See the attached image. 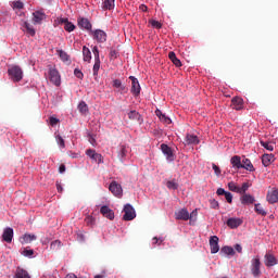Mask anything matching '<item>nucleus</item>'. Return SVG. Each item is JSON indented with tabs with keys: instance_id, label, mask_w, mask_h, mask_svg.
Returning a JSON list of instances; mask_svg holds the SVG:
<instances>
[{
	"instance_id": "obj_12",
	"label": "nucleus",
	"mask_w": 278,
	"mask_h": 278,
	"mask_svg": "<svg viewBox=\"0 0 278 278\" xmlns=\"http://www.w3.org/2000/svg\"><path fill=\"white\" fill-rule=\"evenodd\" d=\"M231 108L232 110H237L238 112L240 110H244V100L240 97H235L231 99Z\"/></svg>"
},
{
	"instance_id": "obj_35",
	"label": "nucleus",
	"mask_w": 278,
	"mask_h": 278,
	"mask_svg": "<svg viewBox=\"0 0 278 278\" xmlns=\"http://www.w3.org/2000/svg\"><path fill=\"white\" fill-rule=\"evenodd\" d=\"M254 211L256 212V214H260V216H266L267 214L264 207H262V204L260 203L254 204Z\"/></svg>"
},
{
	"instance_id": "obj_21",
	"label": "nucleus",
	"mask_w": 278,
	"mask_h": 278,
	"mask_svg": "<svg viewBox=\"0 0 278 278\" xmlns=\"http://www.w3.org/2000/svg\"><path fill=\"white\" fill-rule=\"evenodd\" d=\"M265 266H267V268H270L273 266H277V257H275V255L273 254H265Z\"/></svg>"
},
{
	"instance_id": "obj_38",
	"label": "nucleus",
	"mask_w": 278,
	"mask_h": 278,
	"mask_svg": "<svg viewBox=\"0 0 278 278\" xmlns=\"http://www.w3.org/2000/svg\"><path fill=\"white\" fill-rule=\"evenodd\" d=\"M251 188V184L243 182L241 187H239V194H247V191Z\"/></svg>"
},
{
	"instance_id": "obj_26",
	"label": "nucleus",
	"mask_w": 278,
	"mask_h": 278,
	"mask_svg": "<svg viewBox=\"0 0 278 278\" xmlns=\"http://www.w3.org/2000/svg\"><path fill=\"white\" fill-rule=\"evenodd\" d=\"M13 278H31V276H29V273L24 268L17 267Z\"/></svg>"
},
{
	"instance_id": "obj_43",
	"label": "nucleus",
	"mask_w": 278,
	"mask_h": 278,
	"mask_svg": "<svg viewBox=\"0 0 278 278\" xmlns=\"http://www.w3.org/2000/svg\"><path fill=\"white\" fill-rule=\"evenodd\" d=\"M78 110L81 114H86V112H88V104H86V102L81 101L78 104Z\"/></svg>"
},
{
	"instance_id": "obj_55",
	"label": "nucleus",
	"mask_w": 278,
	"mask_h": 278,
	"mask_svg": "<svg viewBox=\"0 0 278 278\" xmlns=\"http://www.w3.org/2000/svg\"><path fill=\"white\" fill-rule=\"evenodd\" d=\"M212 168H213L215 175H216L217 177H219V175H220V167H218V165H216V164L213 163V164H212Z\"/></svg>"
},
{
	"instance_id": "obj_9",
	"label": "nucleus",
	"mask_w": 278,
	"mask_h": 278,
	"mask_svg": "<svg viewBox=\"0 0 278 278\" xmlns=\"http://www.w3.org/2000/svg\"><path fill=\"white\" fill-rule=\"evenodd\" d=\"M14 239V229L11 227L4 228L2 232V240L8 244H11L12 240Z\"/></svg>"
},
{
	"instance_id": "obj_59",
	"label": "nucleus",
	"mask_w": 278,
	"mask_h": 278,
	"mask_svg": "<svg viewBox=\"0 0 278 278\" xmlns=\"http://www.w3.org/2000/svg\"><path fill=\"white\" fill-rule=\"evenodd\" d=\"M56 190H58V192H64V188L62 187V182L56 181Z\"/></svg>"
},
{
	"instance_id": "obj_48",
	"label": "nucleus",
	"mask_w": 278,
	"mask_h": 278,
	"mask_svg": "<svg viewBox=\"0 0 278 278\" xmlns=\"http://www.w3.org/2000/svg\"><path fill=\"white\" fill-rule=\"evenodd\" d=\"M160 121L165 125H170L173 123V121H170V117L166 116V114L162 115Z\"/></svg>"
},
{
	"instance_id": "obj_25",
	"label": "nucleus",
	"mask_w": 278,
	"mask_h": 278,
	"mask_svg": "<svg viewBox=\"0 0 278 278\" xmlns=\"http://www.w3.org/2000/svg\"><path fill=\"white\" fill-rule=\"evenodd\" d=\"M275 162V154H263L262 163L264 166H270Z\"/></svg>"
},
{
	"instance_id": "obj_15",
	"label": "nucleus",
	"mask_w": 278,
	"mask_h": 278,
	"mask_svg": "<svg viewBox=\"0 0 278 278\" xmlns=\"http://www.w3.org/2000/svg\"><path fill=\"white\" fill-rule=\"evenodd\" d=\"M45 18H47V14L40 12V11H36L33 13V23L34 25H41L42 21H45Z\"/></svg>"
},
{
	"instance_id": "obj_37",
	"label": "nucleus",
	"mask_w": 278,
	"mask_h": 278,
	"mask_svg": "<svg viewBox=\"0 0 278 278\" xmlns=\"http://www.w3.org/2000/svg\"><path fill=\"white\" fill-rule=\"evenodd\" d=\"M222 253H224L225 255H236V251L233 250V248L228 245L222 248Z\"/></svg>"
},
{
	"instance_id": "obj_24",
	"label": "nucleus",
	"mask_w": 278,
	"mask_h": 278,
	"mask_svg": "<svg viewBox=\"0 0 278 278\" xmlns=\"http://www.w3.org/2000/svg\"><path fill=\"white\" fill-rule=\"evenodd\" d=\"M115 1L116 0H104V1H102V4H101L102 10L104 12L108 11V10L109 11L114 10V8L116 7Z\"/></svg>"
},
{
	"instance_id": "obj_2",
	"label": "nucleus",
	"mask_w": 278,
	"mask_h": 278,
	"mask_svg": "<svg viewBox=\"0 0 278 278\" xmlns=\"http://www.w3.org/2000/svg\"><path fill=\"white\" fill-rule=\"evenodd\" d=\"M262 261H260L258 256L252 258L251 261V273L253 277L257 278L262 275Z\"/></svg>"
},
{
	"instance_id": "obj_47",
	"label": "nucleus",
	"mask_w": 278,
	"mask_h": 278,
	"mask_svg": "<svg viewBox=\"0 0 278 278\" xmlns=\"http://www.w3.org/2000/svg\"><path fill=\"white\" fill-rule=\"evenodd\" d=\"M55 140H56L58 144H59L62 149H64V147H66V144H65V142H64V138H62V136L56 135V136H55Z\"/></svg>"
},
{
	"instance_id": "obj_11",
	"label": "nucleus",
	"mask_w": 278,
	"mask_h": 278,
	"mask_svg": "<svg viewBox=\"0 0 278 278\" xmlns=\"http://www.w3.org/2000/svg\"><path fill=\"white\" fill-rule=\"evenodd\" d=\"M49 79L54 86H60L61 79H60V72L55 68L49 70Z\"/></svg>"
},
{
	"instance_id": "obj_54",
	"label": "nucleus",
	"mask_w": 278,
	"mask_h": 278,
	"mask_svg": "<svg viewBox=\"0 0 278 278\" xmlns=\"http://www.w3.org/2000/svg\"><path fill=\"white\" fill-rule=\"evenodd\" d=\"M49 123H50L51 127H55V125H58V123H60V119H58V117L51 116L49 118Z\"/></svg>"
},
{
	"instance_id": "obj_1",
	"label": "nucleus",
	"mask_w": 278,
	"mask_h": 278,
	"mask_svg": "<svg viewBox=\"0 0 278 278\" xmlns=\"http://www.w3.org/2000/svg\"><path fill=\"white\" fill-rule=\"evenodd\" d=\"M8 74L12 81H21L23 79V70L18 65L10 67Z\"/></svg>"
},
{
	"instance_id": "obj_42",
	"label": "nucleus",
	"mask_w": 278,
	"mask_h": 278,
	"mask_svg": "<svg viewBox=\"0 0 278 278\" xmlns=\"http://www.w3.org/2000/svg\"><path fill=\"white\" fill-rule=\"evenodd\" d=\"M261 147H263L267 151H275V147L268 141H261Z\"/></svg>"
},
{
	"instance_id": "obj_39",
	"label": "nucleus",
	"mask_w": 278,
	"mask_h": 278,
	"mask_svg": "<svg viewBox=\"0 0 278 278\" xmlns=\"http://www.w3.org/2000/svg\"><path fill=\"white\" fill-rule=\"evenodd\" d=\"M166 187L168 188V190H177V188H179V184H177V181L175 180H168L166 182Z\"/></svg>"
},
{
	"instance_id": "obj_17",
	"label": "nucleus",
	"mask_w": 278,
	"mask_h": 278,
	"mask_svg": "<svg viewBox=\"0 0 278 278\" xmlns=\"http://www.w3.org/2000/svg\"><path fill=\"white\" fill-rule=\"evenodd\" d=\"M60 25H64L65 31H75V24L68 22V18L61 17L59 18Z\"/></svg>"
},
{
	"instance_id": "obj_56",
	"label": "nucleus",
	"mask_w": 278,
	"mask_h": 278,
	"mask_svg": "<svg viewBox=\"0 0 278 278\" xmlns=\"http://www.w3.org/2000/svg\"><path fill=\"white\" fill-rule=\"evenodd\" d=\"M110 58H111V60H116V58H118V51L111 49Z\"/></svg>"
},
{
	"instance_id": "obj_27",
	"label": "nucleus",
	"mask_w": 278,
	"mask_h": 278,
	"mask_svg": "<svg viewBox=\"0 0 278 278\" xmlns=\"http://www.w3.org/2000/svg\"><path fill=\"white\" fill-rule=\"evenodd\" d=\"M200 140L197 135H190L188 134L185 138V143L186 144H199Z\"/></svg>"
},
{
	"instance_id": "obj_5",
	"label": "nucleus",
	"mask_w": 278,
	"mask_h": 278,
	"mask_svg": "<svg viewBox=\"0 0 278 278\" xmlns=\"http://www.w3.org/2000/svg\"><path fill=\"white\" fill-rule=\"evenodd\" d=\"M134 218H136V210H134V206H131V204H126L124 206L123 220H134Z\"/></svg>"
},
{
	"instance_id": "obj_61",
	"label": "nucleus",
	"mask_w": 278,
	"mask_h": 278,
	"mask_svg": "<svg viewBox=\"0 0 278 278\" xmlns=\"http://www.w3.org/2000/svg\"><path fill=\"white\" fill-rule=\"evenodd\" d=\"M59 173H61V174L66 173V165L61 164L59 167Z\"/></svg>"
},
{
	"instance_id": "obj_6",
	"label": "nucleus",
	"mask_w": 278,
	"mask_h": 278,
	"mask_svg": "<svg viewBox=\"0 0 278 278\" xmlns=\"http://www.w3.org/2000/svg\"><path fill=\"white\" fill-rule=\"evenodd\" d=\"M129 79L131 81L130 92L134 94V97H139L141 88L138 78H136L135 76H129Z\"/></svg>"
},
{
	"instance_id": "obj_33",
	"label": "nucleus",
	"mask_w": 278,
	"mask_h": 278,
	"mask_svg": "<svg viewBox=\"0 0 278 278\" xmlns=\"http://www.w3.org/2000/svg\"><path fill=\"white\" fill-rule=\"evenodd\" d=\"M23 27L26 29V34H28V36H36V29H34V26H31L29 22H24Z\"/></svg>"
},
{
	"instance_id": "obj_57",
	"label": "nucleus",
	"mask_w": 278,
	"mask_h": 278,
	"mask_svg": "<svg viewBox=\"0 0 278 278\" xmlns=\"http://www.w3.org/2000/svg\"><path fill=\"white\" fill-rule=\"evenodd\" d=\"M123 81L121 79L113 80V88H122Z\"/></svg>"
},
{
	"instance_id": "obj_52",
	"label": "nucleus",
	"mask_w": 278,
	"mask_h": 278,
	"mask_svg": "<svg viewBox=\"0 0 278 278\" xmlns=\"http://www.w3.org/2000/svg\"><path fill=\"white\" fill-rule=\"evenodd\" d=\"M224 197H225L227 203H232V202H233V194H231V192H228V191H227V192L224 194Z\"/></svg>"
},
{
	"instance_id": "obj_45",
	"label": "nucleus",
	"mask_w": 278,
	"mask_h": 278,
	"mask_svg": "<svg viewBox=\"0 0 278 278\" xmlns=\"http://www.w3.org/2000/svg\"><path fill=\"white\" fill-rule=\"evenodd\" d=\"M149 24L154 27V29H162V23L155 20H149Z\"/></svg>"
},
{
	"instance_id": "obj_3",
	"label": "nucleus",
	"mask_w": 278,
	"mask_h": 278,
	"mask_svg": "<svg viewBox=\"0 0 278 278\" xmlns=\"http://www.w3.org/2000/svg\"><path fill=\"white\" fill-rule=\"evenodd\" d=\"M90 36H92L93 40H97L99 43L106 42L108 40V34L101 29L91 30Z\"/></svg>"
},
{
	"instance_id": "obj_41",
	"label": "nucleus",
	"mask_w": 278,
	"mask_h": 278,
	"mask_svg": "<svg viewBox=\"0 0 278 278\" xmlns=\"http://www.w3.org/2000/svg\"><path fill=\"white\" fill-rule=\"evenodd\" d=\"M22 255L24 257H34V250L29 248H24V250L22 251Z\"/></svg>"
},
{
	"instance_id": "obj_36",
	"label": "nucleus",
	"mask_w": 278,
	"mask_h": 278,
	"mask_svg": "<svg viewBox=\"0 0 278 278\" xmlns=\"http://www.w3.org/2000/svg\"><path fill=\"white\" fill-rule=\"evenodd\" d=\"M61 248H62V241L60 240L52 241L50 244L51 251H60Z\"/></svg>"
},
{
	"instance_id": "obj_34",
	"label": "nucleus",
	"mask_w": 278,
	"mask_h": 278,
	"mask_svg": "<svg viewBox=\"0 0 278 278\" xmlns=\"http://www.w3.org/2000/svg\"><path fill=\"white\" fill-rule=\"evenodd\" d=\"M58 53L62 62H71V56L68 55V53L64 52V50H59Z\"/></svg>"
},
{
	"instance_id": "obj_62",
	"label": "nucleus",
	"mask_w": 278,
	"mask_h": 278,
	"mask_svg": "<svg viewBox=\"0 0 278 278\" xmlns=\"http://www.w3.org/2000/svg\"><path fill=\"white\" fill-rule=\"evenodd\" d=\"M139 10H141V12H147L149 10V8L144 4H140Z\"/></svg>"
},
{
	"instance_id": "obj_44",
	"label": "nucleus",
	"mask_w": 278,
	"mask_h": 278,
	"mask_svg": "<svg viewBox=\"0 0 278 278\" xmlns=\"http://www.w3.org/2000/svg\"><path fill=\"white\" fill-rule=\"evenodd\" d=\"M99 68H101V61H94L93 77H97L99 75Z\"/></svg>"
},
{
	"instance_id": "obj_18",
	"label": "nucleus",
	"mask_w": 278,
	"mask_h": 278,
	"mask_svg": "<svg viewBox=\"0 0 278 278\" xmlns=\"http://www.w3.org/2000/svg\"><path fill=\"white\" fill-rule=\"evenodd\" d=\"M240 201L242 205H253V203H255V197L249 193H243L240 198Z\"/></svg>"
},
{
	"instance_id": "obj_23",
	"label": "nucleus",
	"mask_w": 278,
	"mask_h": 278,
	"mask_svg": "<svg viewBox=\"0 0 278 278\" xmlns=\"http://www.w3.org/2000/svg\"><path fill=\"white\" fill-rule=\"evenodd\" d=\"M230 164L232 168L240 170V168H242V159L238 155H235L230 159Z\"/></svg>"
},
{
	"instance_id": "obj_64",
	"label": "nucleus",
	"mask_w": 278,
	"mask_h": 278,
	"mask_svg": "<svg viewBox=\"0 0 278 278\" xmlns=\"http://www.w3.org/2000/svg\"><path fill=\"white\" fill-rule=\"evenodd\" d=\"M235 249H236V251H237L238 253H242V245L236 244V245H235Z\"/></svg>"
},
{
	"instance_id": "obj_58",
	"label": "nucleus",
	"mask_w": 278,
	"mask_h": 278,
	"mask_svg": "<svg viewBox=\"0 0 278 278\" xmlns=\"http://www.w3.org/2000/svg\"><path fill=\"white\" fill-rule=\"evenodd\" d=\"M162 242H164V239L154 237L153 238V244H157L160 247V244H162Z\"/></svg>"
},
{
	"instance_id": "obj_30",
	"label": "nucleus",
	"mask_w": 278,
	"mask_h": 278,
	"mask_svg": "<svg viewBox=\"0 0 278 278\" xmlns=\"http://www.w3.org/2000/svg\"><path fill=\"white\" fill-rule=\"evenodd\" d=\"M83 58L84 62H90V60H92V52H90V49L86 46L83 47Z\"/></svg>"
},
{
	"instance_id": "obj_32",
	"label": "nucleus",
	"mask_w": 278,
	"mask_h": 278,
	"mask_svg": "<svg viewBox=\"0 0 278 278\" xmlns=\"http://www.w3.org/2000/svg\"><path fill=\"white\" fill-rule=\"evenodd\" d=\"M168 58L170 62H173V64L177 66V68L181 66V61L177 58V54H175V52H169Z\"/></svg>"
},
{
	"instance_id": "obj_19",
	"label": "nucleus",
	"mask_w": 278,
	"mask_h": 278,
	"mask_svg": "<svg viewBox=\"0 0 278 278\" xmlns=\"http://www.w3.org/2000/svg\"><path fill=\"white\" fill-rule=\"evenodd\" d=\"M34 240H38V237L31 233H25L23 237L20 238L21 244H31Z\"/></svg>"
},
{
	"instance_id": "obj_31",
	"label": "nucleus",
	"mask_w": 278,
	"mask_h": 278,
	"mask_svg": "<svg viewBox=\"0 0 278 278\" xmlns=\"http://www.w3.org/2000/svg\"><path fill=\"white\" fill-rule=\"evenodd\" d=\"M117 157L122 162H124L125 157H127V147L126 146H119V150L117 152Z\"/></svg>"
},
{
	"instance_id": "obj_7",
	"label": "nucleus",
	"mask_w": 278,
	"mask_h": 278,
	"mask_svg": "<svg viewBox=\"0 0 278 278\" xmlns=\"http://www.w3.org/2000/svg\"><path fill=\"white\" fill-rule=\"evenodd\" d=\"M109 190L114 197H123V187L116 181L110 184Z\"/></svg>"
},
{
	"instance_id": "obj_10",
	"label": "nucleus",
	"mask_w": 278,
	"mask_h": 278,
	"mask_svg": "<svg viewBox=\"0 0 278 278\" xmlns=\"http://www.w3.org/2000/svg\"><path fill=\"white\" fill-rule=\"evenodd\" d=\"M266 201L274 205V203H278V189L273 188L271 190L267 191Z\"/></svg>"
},
{
	"instance_id": "obj_28",
	"label": "nucleus",
	"mask_w": 278,
	"mask_h": 278,
	"mask_svg": "<svg viewBox=\"0 0 278 278\" xmlns=\"http://www.w3.org/2000/svg\"><path fill=\"white\" fill-rule=\"evenodd\" d=\"M241 164H242L241 168H244L245 170H250V173L255 172V167L253 166V163H251V160L243 159Z\"/></svg>"
},
{
	"instance_id": "obj_63",
	"label": "nucleus",
	"mask_w": 278,
	"mask_h": 278,
	"mask_svg": "<svg viewBox=\"0 0 278 278\" xmlns=\"http://www.w3.org/2000/svg\"><path fill=\"white\" fill-rule=\"evenodd\" d=\"M118 89L122 94L127 92V87H125V85H122V87H119Z\"/></svg>"
},
{
	"instance_id": "obj_4",
	"label": "nucleus",
	"mask_w": 278,
	"mask_h": 278,
	"mask_svg": "<svg viewBox=\"0 0 278 278\" xmlns=\"http://www.w3.org/2000/svg\"><path fill=\"white\" fill-rule=\"evenodd\" d=\"M161 151L165 155L167 162H175V153L173 152L172 147H168L166 143H162Z\"/></svg>"
},
{
	"instance_id": "obj_20",
	"label": "nucleus",
	"mask_w": 278,
	"mask_h": 278,
	"mask_svg": "<svg viewBox=\"0 0 278 278\" xmlns=\"http://www.w3.org/2000/svg\"><path fill=\"white\" fill-rule=\"evenodd\" d=\"M226 225H228V227L230 229H238V227H240V225H242V219L231 217V218H228Z\"/></svg>"
},
{
	"instance_id": "obj_60",
	"label": "nucleus",
	"mask_w": 278,
	"mask_h": 278,
	"mask_svg": "<svg viewBox=\"0 0 278 278\" xmlns=\"http://www.w3.org/2000/svg\"><path fill=\"white\" fill-rule=\"evenodd\" d=\"M226 192H227V191H225V189H223V188H218V189H217V194H218V197L225 195Z\"/></svg>"
},
{
	"instance_id": "obj_22",
	"label": "nucleus",
	"mask_w": 278,
	"mask_h": 278,
	"mask_svg": "<svg viewBox=\"0 0 278 278\" xmlns=\"http://www.w3.org/2000/svg\"><path fill=\"white\" fill-rule=\"evenodd\" d=\"M86 155H88V157H90L94 162H98V164H101L102 156H101V154L97 153V151H94L92 149H88V150H86Z\"/></svg>"
},
{
	"instance_id": "obj_46",
	"label": "nucleus",
	"mask_w": 278,
	"mask_h": 278,
	"mask_svg": "<svg viewBox=\"0 0 278 278\" xmlns=\"http://www.w3.org/2000/svg\"><path fill=\"white\" fill-rule=\"evenodd\" d=\"M12 8L13 10H23V8H25V4H23V2L21 1H14L12 3Z\"/></svg>"
},
{
	"instance_id": "obj_49",
	"label": "nucleus",
	"mask_w": 278,
	"mask_h": 278,
	"mask_svg": "<svg viewBox=\"0 0 278 278\" xmlns=\"http://www.w3.org/2000/svg\"><path fill=\"white\" fill-rule=\"evenodd\" d=\"M85 223H86V225H88L89 227H92V225H94V217H92V216H87V217L85 218Z\"/></svg>"
},
{
	"instance_id": "obj_51",
	"label": "nucleus",
	"mask_w": 278,
	"mask_h": 278,
	"mask_svg": "<svg viewBox=\"0 0 278 278\" xmlns=\"http://www.w3.org/2000/svg\"><path fill=\"white\" fill-rule=\"evenodd\" d=\"M92 53L94 55V61H101L100 56H99V48L97 46H94L92 48Z\"/></svg>"
},
{
	"instance_id": "obj_50",
	"label": "nucleus",
	"mask_w": 278,
	"mask_h": 278,
	"mask_svg": "<svg viewBox=\"0 0 278 278\" xmlns=\"http://www.w3.org/2000/svg\"><path fill=\"white\" fill-rule=\"evenodd\" d=\"M74 75L77 77V79H84V72H81L79 68L74 70Z\"/></svg>"
},
{
	"instance_id": "obj_16",
	"label": "nucleus",
	"mask_w": 278,
	"mask_h": 278,
	"mask_svg": "<svg viewBox=\"0 0 278 278\" xmlns=\"http://www.w3.org/2000/svg\"><path fill=\"white\" fill-rule=\"evenodd\" d=\"M100 213L104 218H109V220H114V211L111 210L108 205H103L100 208Z\"/></svg>"
},
{
	"instance_id": "obj_13",
	"label": "nucleus",
	"mask_w": 278,
	"mask_h": 278,
	"mask_svg": "<svg viewBox=\"0 0 278 278\" xmlns=\"http://www.w3.org/2000/svg\"><path fill=\"white\" fill-rule=\"evenodd\" d=\"M218 237L217 236H212L210 238V247H211V253L216 254L218 251H220V247L218 245Z\"/></svg>"
},
{
	"instance_id": "obj_8",
	"label": "nucleus",
	"mask_w": 278,
	"mask_h": 278,
	"mask_svg": "<svg viewBox=\"0 0 278 278\" xmlns=\"http://www.w3.org/2000/svg\"><path fill=\"white\" fill-rule=\"evenodd\" d=\"M77 23L80 29H86L89 34L92 31V23H90V20L86 17H78Z\"/></svg>"
},
{
	"instance_id": "obj_53",
	"label": "nucleus",
	"mask_w": 278,
	"mask_h": 278,
	"mask_svg": "<svg viewBox=\"0 0 278 278\" xmlns=\"http://www.w3.org/2000/svg\"><path fill=\"white\" fill-rule=\"evenodd\" d=\"M197 216H199V211L195 208L189 214V220H195Z\"/></svg>"
},
{
	"instance_id": "obj_14",
	"label": "nucleus",
	"mask_w": 278,
	"mask_h": 278,
	"mask_svg": "<svg viewBox=\"0 0 278 278\" xmlns=\"http://www.w3.org/2000/svg\"><path fill=\"white\" fill-rule=\"evenodd\" d=\"M176 220H190L188 208H181L175 213Z\"/></svg>"
},
{
	"instance_id": "obj_40",
	"label": "nucleus",
	"mask_w": 278,
	"mask_h": 278,
	"mask_svg": "<svg viewBox=\"0 0 278 278\" xmlns=\"http://www.w3.org/2000/svg\"><path fill=\"white\" fill-rule=\"evenodd\" d=\"M228 188L231 192H237L238 194H240V187H238L236 182L233 181L228 182Z\"/></svg>"
},
{
	"instance_id": "obj_29",
	"label": "nucleus",
	"mask_w": 278,
	"mask_h": 278,
	"mask_svg": "<svg viewBox=\"0 0 278 278\" xmlns=\"http://www.w3.org/2000/svg\"><path fill=\"white\" fill-rule=\"evenodd\" d=\"M128 118H129V121H137L138 123H142V119H141L142 116L136 110L130 111L128 113Z\"/></svg>"
}]
</instances>
